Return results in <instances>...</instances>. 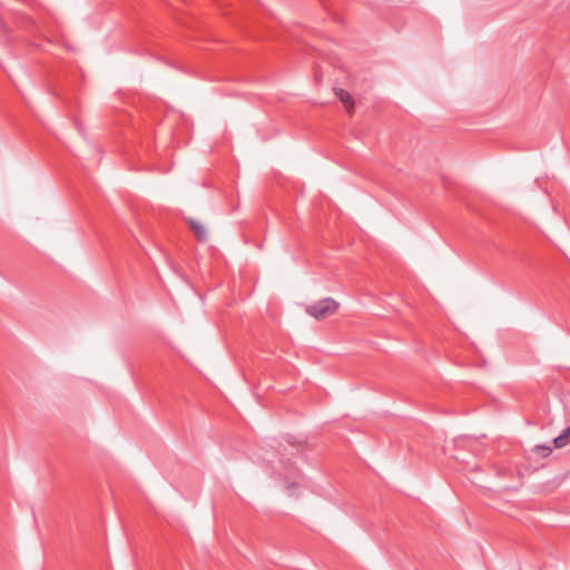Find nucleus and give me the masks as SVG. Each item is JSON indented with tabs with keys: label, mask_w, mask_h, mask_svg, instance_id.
<instances>
[{
	"label": "nucleus",
	"mask_w": 570,
	"mask_h": 570,
	"mask_svg": "<svg viewBox=\"0 0 570 570\" xmlns=\"http://www.w3.org/2000/svg\"><path fill=\"white\" fill-rule=\"evenodd\" d=\"M556 448H563L570 443V426H568L562 434L553 440Z\"/></svg>",
	"instance_id": "20e7f679"
},
{
	"label": "nucleus",
	"mask_w": 570,
	"mask_h": 570,
	"mask_svg": "<svg viewBox=\"0 0 570 570\" xmlns=\"http://www.w3.org/2000/svg\"><path fill=\"white\" fill-rule=\"evenodd\" d=\"M187 223L198 242L206 243L208 240L207 230L200 222L194 218H188Z\"/></svg>",
	"instance_id": "f03ea898"
},
{
	"label": "nucleus",
	"mask_w": 570,
	"mask_h": 570,
	"mask_svg": "<svg viewBox=\"0 0 570 570\" xmlns=\"http://www.w3.org/2000/svg\"><path fill=\"white\" fill-rule=\"evenodd\" d=\"M537 450L540 451L543 456H547L551 453L550 446L539 445L537 446Z\"/></svg>",
	"instance_id": "39448f33"
},
{
	"label": "nucleus",
	"mask_w": 570,
	"mask_h": 570,
	"mask_svg": "<svg viewBox=\"0 0 570 570\" xmlns=\"http://www.w3.org/2000/svg\"><path fill=\"white\" fill-rule=\"evenodd\" d=\"M338 309V303L331 298H323L306 307V313L316 320H322L333 315Z\"/></svg>",
	"instance_id": "f257e3e1"
},
{
	"label": "nucleus",
	"mask_w": 570,
	"mask_h": 570,
	"mask_svg": "<svg viewBox=\"0 0 570 570\" xmlns=\"http://www.w3.org/2000/svg\"><path fill=\"white\" fill-rule=\"evenodd\" d=\"M335 96L345 105L346 110L350 115H353L354 112V100L350 92L342 88H335L334 89Z\"/></svg>",
	"instance_id": "7ed1b4c3"
}]
</instances>
